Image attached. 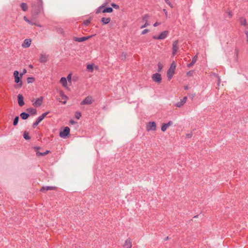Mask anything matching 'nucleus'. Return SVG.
<instances>
[{"instance_id":"1","label":"nucleus","mask_w":248,"mask_h":248,"mask_svg":"<svg viewBox=\"0 0 248 248\" xmlns=\"http://www.w3.org/2000/svg\"><path fill=\"white\" fill-rule=\"evenodd\" d=\"M32 11L36 14L40 13L43 11V1L42 0H37L36 4L32 3Z\"/></svg>"},{"instance_id":"2","label":"nucleus","mask_w":248,"mask_h":248,"mask_svg":"<svg viewBox=\"0 0 248 248\" xmlns=\"http://www.w3.org/2000/svg\"><path fill=\"white\" fill-rule=\"evenodd\" d=\"M175 64L174 62H173L171 63L170 68H169L167 72V76L169 79H171L172 77L173 76L174 73V70L175 69Z\"/></svg>"},{"instance_id":"3","label":"nucleus","mask_w":248,"mask_h":248,"mask_svg":"<svg viewBox=\"0 0 248 248\" xmlns=\"http://www.w3.org/2000/svg\"><path fill=\"white\" fill-rule=\"evenodd\" d=\"M178 43V40H176L174 41L172 43V55L173 56L176 55L179 48Z\"/></svg>"},{"instance_id":"4","label":"nucleus","mask_w":248,"mask_h":248,"mask_svg":"<svg viewBox=\"0 0 248 248\" xmlns=\"http://www.w3.org/2000/svg\"><path fill=\"white\" fill-rule=\"evenodd\" d=\"M169 34L168 31H162L158 36H154L153 38L154 39L163 40L165 39Z\"/></svg>"},{"instance_id":"5","label":"nucleus","mask_w":248,"mask_h":248,"mask_svg":"<svg viewBox=\"0 0 248 248\" xmlns=\"http://www.w3.org/2000/svg\"><path fill=\"white\" fill-rule=\"evenodd\" d=\"M93 102V97L91 96H88L81 103V105H91Z\"/></svg>"},{"instance_id":"6","label":"nucleus","mask_w":248,"mask_h":248,"mask_svg":"<svg viewBox=\"0 0 248 248\" xmlns=\"http://www.w3.org/2000/svg\"><path fill=\"white\" fill-rule=\"evenodd\" d=\"M70 128L68 127H65L62 131L60 132V136L61 138H65L70 134Z\"/></svg>"},{"instance_id":"7","label":"nucleus","mask_w":248,"mask_h":248,"mask_svg":"<svg viewBox=\"0 0 248 248\" xmlns=\"http://www.w3.org/2000/svg\"><path fill=\"white\" fill-rule=\"evenodd\" d=\"M156 124L154 122H149L147 123L146 125V130L148 131L153 130L155 131L156 130Z\"/></svg>"},{"instance_id":"8","label":"nucleus","mask_w":248,"mask_h":248,"mask_svg":"<svg viewBox=\"0 0 248 248\" xmlns=\"http://www.w3.org/2000/svg\"><path fill=\"white\" fill-rule=\"evenodd\" d=\"M14 76L15 77V82L19 83L18 85L20 87H21L22 83L21 80L20 79L21 77H19V73L17 71H15L14 72Z\"/></svg>"},{"instance_id":"9","label":"nucleus","mask_w":248,"mask_h":248,"mask_svg":"<svg viewBox=\"0 0 248 248\" xmlns=\"http://www.w3.org/2000/svg\"><path fill=\"white\" fill-rule=\"evenodd\" d=\"M152 78L154 81L158 83H160L162 80L161 75L158 73L153 74Z\"/></svg>"},{"instance_id":"10","label":"nucleus","mask_w":248,"mask_h":248,"mask_svg":"<svg viewBox=\"0 0 248 248\" xmlns=\"http://www.w3.org/2000/svg\"><path fill=\"white\" fill-rule=\"evenodd\" d=\"M132 247V240L130 238H128L125 241L123 247V248H131Z\"/></svg>"},{"instance_id":"11","label":"nucleus","mask_w":248,"mask_h":248,"mask_svg":"<svg viewBox=\"0 0 248 248\" xmlns=\"http://www.w3.org/2000/svg\"><path fill=\"white\" fill-rule=\"evenodd\" d=\"M57 187L55 186H42L40 189V191L42 192H46L47 190H53L56 189Z\"/></svg>"},{"instance_id":"12","label":"nucleus","mask_w":248,"mask_h":248,"mask_svg":"<svg viewBox=\"0 0 248 248\" xmlns=\"http://www.w3.org/2000/svg\"><path fill=\"white\" fill-rule=\"evenodd\" d=\"M91 37V36H87V37H74L73 40L76 42H83L84 41L87 40Z\"/></svg>"},{"instance_id":"13","label":"nucleus","mask_w":248,"mask_h":248,"mask_svg":"<svg viewBox=\"0 0 248 248\" xmlns=\"http://www.w3.org/2000/svg\"><path fill=\"white\" fill-rule=\"evenodd\" d=\"M187 98L186 96L184 97L183 98V99L182 100H181V101L178 102L175 104V106L178 108H181L186 103V102L187 100Z\"/></svg>"},{"instance_id":"14","label":"nucleus","mask_w":248,"mask_h":248,"mask_svg":"<svg viewBox=\"0 0 248 248\" xmlns=\"http://www.w3.org/2000/svg\"><path fill=\"white\" fill-rule=\"evenodd\" d=\"M18 103L19 106L22 107L24 105V97L21 94L17 95Z\"/></svg>"},{"instance_id":"15","label":"nucleus","mask_w":248,"mask_h":248,"mask_svg":"<svg viewBox=\"0 0 248 248\" xmlns=\"http://www.w3.org/2000/svg\"><path fill=\"white\" fill-rule=\"evenodd\" d=\"M43 97H40V98L37 99L34 103H33V105L35 107H38L40 106L43 102Z\"/></svg>"},{"instance_id":"16","label":"nucleus","mask_w":248,"mask_h":248,"mask_svg":"<svg viewBox=\"0 0 248 248\" xmlns=\"http://www.w3.org/2000/svg\"><path fill=\"white\" fill-rule=\"evenodd\" d=\"M31 41L30 39H26L24 41L22 45V47L24 48L28 47L31 44Z\"/></svg>"},{"instance_id":"17","label":"nucleus","mask_w":248,"mask_h":248,"mask_svg":"<svg viewBox=\"0 0 248 248\" xmlns=\"http://www.w3.org/2000/svg\"><path fill=\"white\" fill-rule=\"evenodd\" d=\"M34 148L35 151L36 152V155L38 156H40L41 155H47L49 152V151H46L44 153H40V152H38V150L40 149V147H35Z\"/></svg>"},{"instance_id":"18","label":"nucleus","mask_w":248,"mask_h":248,"mask_svg":"<svg viewBox=\"0 0 248 248\" xmlns=\"http://www.w3.org/2000/svg\"><path fill=\"white\" fill-rule=\"evenodd\" d=\"M59 94L60 96L62 97V100H64V101L62 102V104H65L66 103V100L68 99V97L66 95H65L63 91H60L59 92Z\"/></svg>"},{"instance_id":"19","label":"nucleus","mask_w":248,"mask_h":248,"mask_svg":"<svg viewBox=\"0 0 248 248\" xmlns=\"http://www.w3.org/2000/svg\"><path fill=\"white\" fill-rule=\"evenodd\" d=\"M148 17V16L147 15H145V16L143 17V18H142V20H143V21H145V24H144L143 25H142V26H141L140 27V28H141V29H142V28H145V27H146L147 26H148L149 25V24L148 23V22H147V18Z\"/></svg>"},{"instance_id":"20","label":"nucleus","mask_w":248,"mask_h":248,"mask_svg":"<svg viewBox=\"0 0 248 248\" xmlns=\"http://www.w3.org/2000/svg\"><path fill=\"white\" fill-rule=\"evenodd\" d=\"M197 58H198V56L197 54L192 58V62L190 63L187 64V67L188 68L191 67L196 62V61L197 60Z\"/></svg>"},{"instance_id":"21","label":"nucleus","mask_w":248,"mask_h":248,"mask_svg":"<svg viewBox=\"0 0 248 248\" xmlns=\"http://www.w3.org/2000/svg\"><path fill=\"white\" fill-rule=\"evenodd\" d=\"M60 82L64 87L66 88L67 87V81L65 78L62 77Z\"/></svg>"},{"instance_id":"22","label":"nucleus","mask_w":248,"mask_h":248,"mask_svg":"<svg viewBox=\"0 0 248 248\" xmlns=\"http://www.w3.org/2000/svg\"><path fill=\"white\" fill-rule=\"evenodd\" d=\"M111 19L110 17L105 18L102 17L101 18V22L103 23V24H107L109 23Z\"/></svg>"},{"instance_id":"23","label":"nucleus","mask_w":248,"mask_h":248,"mask_svg":"<svg viewBox=\"0 0 248 248\" xmlns=\"http://www.w3.org/2000/svg\"><path fill=\"white\" fill-rule=\"evenodd\" d=\"M20 7L23 11H26L28 9V5L26 3H21L20 4Z\"/></svg>"},{"instance_id":"24","label":"nucleus","mask_w":248,"mask_h":248,"mask_svg":"<svg viewBox=\"0 0 248 248\" xmlns=\"http://www.w3.org/2000/svg\"><path fill=\"white\" fill-rule=\"evenodd\" d=\"M113 11V9L111 7H108L104 8H103V9L102 10V13H111Z\"/></svg>"},{"instance_id":"25","label":"nucleus","mask_w":248,"mask_h":248,"mask_svg":"<svg viewBox=\"0 0 248 248\" xmlns=\"http://www.w3.org/2000/svg\"><path fill=\"white\" fill-rule=\"evenodd\" d=\"M39 60L41 62H45L47 61L46 57L45 55L41 54Z\"/></svg>"},{"instance_id":"26","label":"nucleus","mask_w":248,"mask_h":248,"mask_svg":"<svg viewBox=\"0 0 248 248\" xmlns=\"http://www.w3.org/2000/svg\"><path fill=\"white\" fill-rule=\"evenodd\" d=\"M42 121V119L41 117H39L36 121L33 123V127H35L41 121Z\"/></svg>"},{"instance_id":"27","label":"nucleus","mask_w":248,"mask_h":248,"mask_svg":"<svg viewBox=\"0 0 248 248\" xmlns=\"http://www.w3.org/2000/svg\"><path fill=\"white\" fill-rule=\"evenodd\" d=\"M240 22L242 25L246 26L247 25V20L244 17H241L240 18Z\"/></svg>"},{"instance_id":"28","label":"nucleus","mask_w":248,"mask_h":248,"mask_svg":"<svg viewBox=\"0 0 248 248\" xmlns=\"http://www.w3.org/2000/svg\"><path fill=\"white\" fill-rule=\"evenodd\" d=\"M29 116V114L25 113V112H22L20 114V117L23 120L27 119Z\"/></svg>"},{"instance_id":"29","label":"nucleus","mask_w":248,"mask_h":248,"mask_svg":"<svg viewBox=\"0 0 248 248\" xmlns=\"http://www.w3.org/2000/svg\"><path fill=\"white\" fill-rule=\"evenodd\" d=\"M23 137L26 140H29L31 139V137L29 136L28 132L25 131L23 133Z\"/></svg>"},{"instance_id":"30","label":"nucleus","mask_w":248,"mask_h":248,"mask_svg":"<svg viewBox=\"0 0 248 248\" xmlns=\"http://www.w3.org/2000/svg\"><path fill=\"white\" fill-rule=\"evenodd\" d=\"M27 111L32 114H35L36 113V110L35 108H30L27 109Z\"/></svg>"},{"instance_id":"31","label":"nucleus","mask_w":248,"mask_h":248,"mask_svg":"<svg viewBox=\"0 0 248 248\" xmlns=\"http://www.w3.org/2000/svg\"><path fill=\"white\" fill-rule=\"evenodd\" d=\"M105 6L104 5H102L101 6H100L99 7H98L96 10V12H95V13L96 14H98L99 13H100L101 12H102V10L103 9V8Z\"/></svg>"},{"instance_id":"32","label":"nucleus","mask_w":248,"mask_h":248,"mask_svg":"<svg viewBox=\"0 0 248 248\" xmlns=\"http://www.w3.org/2000/svg\"><path fill=\"white\" fill-rule=\"evenodd\" d=\"M91 20H92L91 18H90L88 19L84 20L83 21L82 24L86 25V26H88L90 24Z\"/></svg>"},{"instance_id":"33","label":"nucleus","mask_w":248,"mask_h":248,"mask_svg":"<svg viewBox=\"0 0 248 248\" xmlns=\"http://www.w3.org/2000/svg\"><path fill=\"white\" fill-rule=\"evenodd\" d=\"M18 120H19V117L18 116H16L14 120V122H13V125L14 126H16L17 124H18Z\"/></svg>"},{"instance_id":"34","label":"nucleus","mask_w":248,"mask_h":248,"mask_svg":"<svg viewBox=\"0 0 248 248\" xmlns=\"http://www.w3.org/2000/svg\"><path fill=\"white\" fill-rule=\"evenodd\" d=\"M35 81V78L33 77H29L27 78L28 83H32Z\"/></svg>"},{"instance_id":"35","label":"nucleus","mask_w":248,"mask_h":248,"mask_svg":"<svg viewBox=\"0 0 248 248\" xmlns=\"http://www.w3.org/2000/svg\"><path fill=\"white\" fill-rule=\"evenodd\" d=\"M168 127L166 124H163L161 126V130L163 132H165Z\"/></svg>"},{"instance_id":"36","label":"nucleus","mask_w":248,"mask_h":248,"mask_svg":"<svg viewBox=\"0 0 248 248\" xmlns=\"http://www.w3.org/2000/svg\"><path fill=\"white\" fill-rule=\"evenodd\" d=\"M87 69L92 72L93 70V65L92 64H88Z\"/></svg>"},{"instance_id":"37","label":"nucleus","mask_w":248,"mask_h":248,"mask_svg":"<svg viewBox=\"0 0 248 248\" xmlns=\"http://www.w3.org/2000/svg\"><path fill=\"white\" fill-rule=\"evenodd\" d=\"M81 116V114L80 112L79 111H77L75 113V117L77 119H79Z\"/></svg>"},{"instance_id":"38","label":"nucleus","mask_w":248,"mask_h":248,"mask_svg":"<svg viewBox=\"0 0 248 248\" xmlns=\"http://www.w3.org/2000/svg\"><path fill=\"white\" fill-rule=\"evenodd\" d=\"M157 66H158V72L161 71L163 67L162 64L161 62H158Z\"/></svg>"},{"instance_id":"39","label":"nucleus","mask_w":248,"mask_h":248,"mask_svg":"<svg viewBox=\"0 0 248 248\" xmlns=\"http://www.w3.org/2000/svg\"><path fill=\"white\" fill-rule=\"evenodd\" d=\"M49 113V112H46L45 113H44L43 114H42V115H41L40 116H39L41 118V119H42V120L45 118V117Z\"/></svg>"},{"instance_id":"40","label":"nucleus","mask_w":248,"mask_h":248,"mask_svg":"<svg viewBox=\"0 0 248 248\" xmlns=\"http://www.w3.org/2000/svg\"><path fill=\"white\" fill-rule=\"evenodd\" d=\"M111 6L115 9H118L119 8V6L115 3H112Z\"/></svg>"},{"instance_id":"41","label":"nucleus","mask_w":248,"mask_h":248,"mask_svg":"<svg viewBox=\"0 0 248 248\" xmlns=\"http://www.w3.org/2000/svg\"><path fill=\"white\" fill-rule=\"evenodd\" d=\"M149 32V30L148 29H144L142 31L141 34H145Z\"/></svg>"},{"instance_id":"42","label":"nucleus","mask_w":248,"mask_h":248,"mask_svg":"<svg viewBox=\"0 0 248 248\" xmlns=\"http://www.w3.org/2000/svg\"><path fill=\"white\" fill-rule=\"evenodd\" d=\"M245 33L246 35V37H247V43L248 44V31H245Z\"/></svg>"},{"instance_id":"43","label":"nucleus","mask_w":248,"mask_h":248,"mask_svg":"<svg viewBox=\"0 0 248 248\" xmlns=\"http://www.w3.org/2000/svg\"><path fill=\"white\" fill-rule=\"evenodd\" d=\"M67 80H68V81H71V74H69L67 77Z\"/></svg>"},{"instance_id":"44","label":"nucleus","mask_w":248,"mask_h":248,"mask_svg":"<svg viewBox=\"0 0 248 248\" xmlns=\"http://www.w3.org/2000/svg\"><path fill=\"white\" fill-rule=\"evenodd\" d=\"M27 23H28L29 24L31 25H36V24L35 23L33 22L32 21L30 20H29V22H27ZM37 26H38V25H37Z\"/></svg>"},{"instance_id":"45","label":"nucleus","mask_w":248,"mask_h":248,"mask_svg":"<svg viewBox=\"0 0 248 248\" xmlns=\"http://www.w3.org/2000/svg\"><path fill=\"white\" fill-rule=\"evenodd\" d=\"M161 24V23L160 22H156L155 23H154V27H157V26Z\"/></svg>"},{"instance_id":"46","label":"nucleus","mask_w":248,"mask_h":248,"mask_svg":"<svg viewBox=\"0 0 248 248\" xmlns=\"http://www.w3.org/2000/svg\"><path fill=\"white\" fill-rule=\"evenodd\" d=\"M26 72H27V70H26L25 69H24L23 70V73H21V74H20V77H22V76H23V74H25Z\"/></svg>"},{"instance_id":"47","label":"nucleus","mask_w":248,"mask_h":248,"mask_svg":"<svg viewBox=\"0 0 248 248\" xmlns=\"http://www.w3.org/2000/svg\"><path fill=\"white\" fill-rule=\"evenodd\" d=\"M168 127L170 126L172 124V122L171 121H169L168 123L166 124Z\"/></svg>"},{"instance_id":"48","label":"nucleus","mask_w":248,"mask_h":248,"mask_svg":"<svg viewBox=\"0 0 248 248\" xmlns=\"http://www.w3.org/2000/svg\"><path fill=\"white\" fill-rule=\"evenodd\" d=\"M171 8H173V5L170 2V1H168V2H166Z\"/></svg>"},{"instance_id":"49","label":"nucleus","mask_w":248,"mask_h":248,"mask_svg":"<svg viewBox=\"0 0 248 248\" xmlns=\"http://www.w3.org/2000/svg\"><path fill=\"white\" fill-rule=\"evenodd\" d=\"M163 12H164V14L165 15L166 17H167V16H168V12H167V10L165 9H164L163 10Z\"/></svg>"},{"instance_id":"50","label":"nucleus","mask_w":248,"mask_h":248,"mask_svg":"<svg viewBox=\"0 0 248 248\" xmlns=\"http://www.w3.org/2000/svg\"><path fill=\"white\" fill-rule=\"evenodd\" d=\"M24 19L27 22L29 21V19H28L26 16H24Z\"/></svg>"},{"instance_id":"51","label":"nucleus","mask_w":248,"mask_h":248,"mask_svg":"<svg viewBox=\"0 0 248 248\" xmlns=\"http://www.w3.org/2000/svg\"><path fill=\"white\" fill-rule=\"evenodd\" d=\"M70 123L73 124H76V122L73 120H71L70 121Z\"/></svg>"},{"instance_id":"52","label":"nucleus","mask_w":248,"mask_h":248,"mask_svg":"<svg viewBox=\"0 0 248 248\" xmlns=\"http://www.w3.org/2000/svg\"><path fill=\"white\" fill-rule=\"evenodd\" d=\"M220 82H221V81H220V78L218 77V85H219V84L220 83Z\"/></svg>"},{"instance_id":"53","label":"nucleus","mask_w":248,"mask_h":248,"mask_svg":"<svg viewBox=\"0 0 248 248\" xmlns=\"http://www.w3.org/2000/svg\"><path fill=\"white\" fill-rule=\"evenodd\" d=\"M184 89H185V90H188V86H184Z\"/></svg>"},{"instance_id":"54","label":"nucleus","mask_w":248,"mask_h":248,"mask_svg":"<svg viewBox=\"0 0 248 248\" xmlns=\"http://www.w3.org/2000/svg\"><path fill=\"white\" fill-rule=\"evenodd\" d=\"M187 136L188 138H191V135L188 134V135H187Z\"/></svg>"},{"instance_id":"55","label":"nucleus","mask_w":248,"mask_h":248,"mask_svg":"<svg viewBox=\"0 0 248 248\" xmlns=\"http://www.w3.org/2000/svg\"><path fill=\"white\" fill-rule=\"evenodd\" d=\"M123 55H124V58H125V57H126V54H125V53H123Z\"/></svg>"},{"instance_id":"56","label":"nucleus","mask_w":248,"mask_h":248,"mask_svg":"<svg viewBox=\"0 0 248 248\" xmlns=\"http://www.w3.org/2000/svg\"><path fill=\"white\" fill-rule=\"evenodd\" d=\"M165 1L166 2H168V1H170V0H165Z\"/></svg>"},{"instance_id":"57","label":"nucleus","mask_w":248,"mask_h":248,"mask_svg":"<svg viewBox=\"0 0 248 248\" xmlns=\"http://www.w3.org/2000/svg\"><path fill=\"white\" fill-rule=\"evenodd\" d=\"M190 73H191V71H189V72L187 73V74H188V75H190Z\"/></svg>"},{"instance_id":"58","label":"nucleus","mask_w":248,"mask_h":248,"mask_svg":"<svg viewBox=\"0 0 248 248\" xmlns=\"http://www.w3.org/2000/svg\"><path fill=\"white\" fill-rule=\"evenodd\" d=\"M30 67H31V68L32 67V65H30Z\"/></svg>"}]
</instances>
